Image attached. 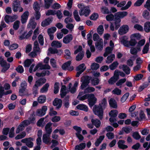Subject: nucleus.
<instances>
[{"label": "nucleus", "instance_id": "obj_2", "mask_svg": "<svg viewBox=\"0 0 150 150\" xmlns=\"http://www.w3.org/2000/svg\"><path fill=\"white\" fill-rule=\"evenodd\" d=\"M46 81V79L45 78H40L36 80L32 89L33 94H37L38 87L43 85Z\"/></svg>", "mask_w": 150, "mask_h": 150}, {"label": "nucleus", "instance_id": "obj_25", "mask_svg": "<svg viewBox=\"0 0 150 150\" xmlns=\"http://www.w3.org/2000/svg\"><path fill=\"white\" fill-rule=\"evenodd\" d=\"M50 135H48L47 134H44L42 137V141L45 144H48L50 143L49 140V137Z\"/></svg>", "mask_w": 150, "mask_h": 150}, {"label": "nucleus", "instance_id": "obj_38", "mask_svg": "<svg viewBox=\"0 0 150 150\" xmlns=\"http://www.w3.org/2000/svg\"><path fill=\"white\" fill-rule=\"evenodd\" d=\"M118 64L117 61H115L109 66L111 70H113L116 68Z\"/></svg>", "mask_w": 150, "mask_h": 150}, {"label": "nucleus", "instance_id": "obj_45", "mask_svg": "<svg viewBox=\"0 0 150 150\" xmlns=\"http://www.w3.org/2000/svg\"><path fill=\"white\" fill-rule=\"evenodd\" d=\"M118 79L114 76L111 77L108 81L109 83L111 85H113L115 83Z\"/></svg>", "mask_w": 150, "mask_h": 150}, {"label": "nucleus", "instance_id": "obj_46", "mask_svg": "<svg viewBox=\"0 0 150 150\" xmlns=\"http://www.w3.org/2000/svg\"><path fill=\"white\" fill-rule=\"evenodd\" d=\"M103 26L102 25H99L97 29V31L98 33L99 34L101 35L103 33Z\"/></svg>", "mask_w": 150, "mask_h": 150}, {"label": "nucleus", "instance_id": "obj_43", "mask_svg": "<svg viewBox=\"0 0 150 150\" xmlns=\"http://www.w3.org/2000/svg\"><path fill=\"white\" fill-rule=\"evenodd\" d=\"M132 136L134 139L136 140H138L141 137V136L138 132H134L132 133Z\"/></svg>", "mask_w": 150, "mask_h": 150}, {"label": "nucleus", "instance_id": "obj_60", "mask_svg": "<svg viewBox=\"0 0 150 150\" xmlns=\"http://www.w3.org/2000/svg\"><path fill=\"white\" fill-rule=\"evenodd\" d=\"M39 42L41 45H44V38L42 35L40 34L38 37Z\"/></svg>", "mask_w": 150, "mask_h": 150}, {"label": "nucleus", "instance_id": "obj_19", "mask_svg": "<svg viewBox=\"0 0 150 150\" xmlns=\"http://www.w3.org/2000/svg\"><path fill=\"white\" fill-rule=\"evenodd\" d=\"M119 68L120 69H121L120 66H119ZM121 69L127 75H129L130 74V69L127 65L123 64Z\"/></svg>", "mask_w": 150, "mask_h": 150}, {"label": "nucleus", "instance_id": "obj_11", "mask_svg": "<svg viewBox=\"0 0 150 150\" xmlns=\"http://www.w3.org/2000/svg\"><path fill=\"white\" fill-rule=\"evenodd\" d=\"M53 105L54 106H56V109H59L62 106V101L60 99L56 98L53 101Z\"/></svg>", "mask_w": 150, "mask_h": 150}, {"label": "nucleus", "instance_id": "obj_23", "mask_svg": "<svg viewBox=\"0 0 150 150\" xmlns=\"http://www.w3.org/2000/svg\"><path fill=\"white\" fill-rule=\"evenodd\" d=\"M107 105V101L106 99L104 98L102 99L101 103H100L98 106L101 107L102 108L105 110Z\"/></svg>", "mask_w": 150, "mask_h": 150}, {"label": "nucleus", "instance_id": "obj_6", "mask_svg": "<svg viewBox=\"0 0 150 150\" xmlns=\"http://www.w3.org/2000/svg\"><path fill=\"white\" fill-rule=\"evenodd\" d=\"M97 101V98L95 97L94 95L92 93L89 94L88 101V104L89 107H92L96 103Z\"/></svg>", "mask_w": 150, "mask_h": 150}, {"label": "nucleus", "instance_id": "obj_4", "mask_svg": "<svg viewBox=\"0 0 150 150\" xmlns=\"http://www.w3.org/2000/svg\"><path fill=\"white\" fill-rule=\"evenodd\" d=\"M0 65L3 67L1 71V72L5 73L10 67V64L9 63H7L6 61L4 60L2 56H1Z\"/></svg>", "mask_w": 150, "mask_h": 150}, {"label": "nucleus", "instance_id": "obj_41", "mask_svg": "<svg viewBox=\"0 0 150 150\" xmlns=\"http://www.w3.org/2000/svg\"><path fill=\"white\" fill-rule=\"evenodd\" d=\"M142 16L144 18L148 20L150 18L149 13L147 10H145L142 13Z\"/></svg>", "mask_w": 150, "mask_h": 150}, {"label": "nucleus", "instance_id": "obj_9", "mask_svg": "<svg viewBox=\"0 0 150 150\" xmlns=\"http://www.w3.org/2000/svg\"><path fill=\"white\" fill-rule=\"evenodd\" d=\"M91 11L88 7H85L82 8L79 11L80 16L84 15L86 17L88 16L90 13Z\"/></svg>", "mask_w": 150, "mask_h": 150}, {"label": "nucleus", "instance_id": "obj_14", "mask_svg": "<svg viewBox=\"0 0 150 150\" xmlns=\"http://www.w3.org/2000/svg\"><path fill=\"white\" fill-rule=\"evenodd\" d=\"M29 15V12L25 11L21 16V21L22 24L25 23L27 21Z\"/></svg>", "mask_w": 150, "mask_h": 150}, {"label": "nucleus", "instance_id": "obj_20", "mask_svg": "<svg viewBox=\"0 0 150 150\" xmlns=\"http://www.w3.org/2000/svg\"><path fill=\"white\" fill-rule=\"evenodd\" d=\"M21 88L19 89V92L23 93L26 88L27 83L25 81L21 83L20 85Z\"/></svg>", "mask_w": 150, "mask_h": 150}, {"label": "nucleus", "instance_id": "obj_33", "mask_svg": "<svg viewBox=\"0 0 150 150\" xmlns=\"http://www.w3.org/2000/svg\"><path fill=\"white\" fill-rule=\"evenodd\" d=\"M84 55V52L83 51L80 52L76 56V60L77 61H81L83 58Z\"/></svg>", "mask_w": 150, "mask_h": 150}, {"label": "nucleus", "instance_id": "obj_26", "mask_svg": "<svg viewBox=\"0 0 150 150\" xmlns=\"http://www.w3.org/2000/svg\"><path fill=\"white\" fill-rule=\"evenodd\" d=\"M50 85L48 83H47L45 84L41 88L40 90V92L41 93H44L47 92L48 90V88Z\"/></svg>", "mask_w": 150, "mask_h": 150}, {"label": "nucleus", "instance_id": "obj_35", "mask_svg": "<svg viewBox=\"0 0 150 150\" xmlns=\"http://www.w3.org/2000/svg\"><path fill=\"white\" fill-rule=\"evenodd\" d=\"M53 0H44L45 7L46 9L49 8L52 4Z\"/></svg>", "mask_w": 150, "mask_h": 150}, {"label": "nucleus", "instance_id": "obj_17", "mask_svg": "<svg viewBox=\"0 0 150 150\" xmlns=\"http://www.w3.org/2000/svg\"><path fill=\"white\" fill-rule=\"evenodd\" d=\"M109 103L110 108L116 109L117 107V103L115 99L113 98H111L109 101Z\"/></svg>", "mask_w": 150, "mask_h": 150}, {"label": "nucleus", "instance_id": "obj_12", "mask_svg": "<svg viewBox=\"0 0 150 150\" xmlns=\"http://www.w3.org/2000/svg\"><path fill=\"white\" fill-rule=\"evenodd\" d=\"M53 18L52 17L48 18L43 21L41 23V26L43 27H45L50 24L53 21Z\"/></svg>", "mask_w": 150, "mask_h": 150}, {"label": "nucleus", "instance_id": "obj_5", "mask_svg": "<svg viewBox=\"0 0 150 150\" xmlns=\"http://www.w3.org/2000/svg\"><path fill=\"white\" fill-rule=\"evenodd\" d=\"M92 78L91 76H84V79H81V81L82 82L81 86V88L82 90L85 88L89 84L90 81Z\"/></svg>", "mask_w": 150, "mask_h": 150}, {"label": "nucleus", "instance_id": "obj_18", "mask_svg": "<svg viewBox=\"0 0 150 150\" xmlns=\"http://www.w3.org/2000/svg\"><path fill=\"white\" fill-rule=\"evenodd\" d=\"M91 121L92 124L94 125L96 128H98L100 126L101 122L97 118L95 119L92 118L91 119Z\"/></svg>", "mask_w": 150, "mask_h": 150}, {"label": "nucleus", "instance_id": "obj_34", "mask_svg": "<svg viewBox=\"0 0 150 150\" xmlns=\"http://www.w3.org/2000/svg\"><path fill=\"white\" fill-rule=\"evenodd\" d=\"M33 8L35 11H39L40 8V5L37 1H35L33 4Z\"/></svg>", "mask_w": 150, "mask_h": 150}, {"label": "nucleus", "instance_id": "obj_62", "mask_svg": "<svg viewBox=\"0 0 150 150\" xmlns=\"http://www.w3.org/2000/svg\"><path fill=\"white\" fill-rule=\"evenodd\" d=\"M73 128L77 132L76 133H81L82 130V129L80 127L76 125L74 126Z\"/></svg>", "mask_w": 150, "mask_h": 150}, {"label": "nucleus", "instance_id": "obj_42", "mask_svg": "<svg viewBox=\"0 0 150 150\" xmlns=\"http://www.w3.org/2000/svg\"><path fill=\"white\" fill-rule=\"evenodd\" d=\"M92 84L94 86L98 85L99 83V79L97 78L91 79V80Z\"/></svg>", "mask_w": 150, "mask_h": 150}, {"label": "nucleus", "instance_id": "obj_53", "mask_svg": "<svg viewBox=\"0 0 150 150\" xmlns=\"http://www.w3.org/2000/svg\"><path fill=\"white\" fill-rule=\"evenodd\" d=\"M73 38V36L72 34H69L66 35V44L70 42Z\"/></svg>", "mask_w": 150, "mask_h": 150}, {"label": "nucleus", "instance_id": "obj_37", "mask_svg": "<svg viewBox=\"0 0 150 150\" xmlns=\"http://www.w3.org/2000/svg\"><path fill=\"white\" fill-rule=\"evenodd\" d=\"M26 132H23L17 135L15 138L16 140H18L21 139L24 137L26 136Z\"/></svg>", "mask_w": 150, "mask_h": 150}, {"label": "nucleus", "instance_id": "obj_1", "mask_svg": "<svg viewBox=\"0 0 150 150\" xmlns=\"http://www.w3.org/2000/svg\"><path fill=\"white\" fill-rule=\"evenodd\" d=\"M127 14V12L125 11L119 12L115 13V19L116 21L115 29L116 30H117L120 26V19L123 18Z\"/></svg>", "mask_w": 150, "mask_h": 150}, {"label": "nucleus", "instance_id": "obj_52", "mask_svg": "<svg viewBox=\"0 0 150 150\" xmlns=\"http://www.w3.org/2000/svg\"><path fill=\"white\" fill-rule=\"evenodd\" d=\"M129 93L128 92L125 93L124 95H123L121 98V102L122 103L124 102L129 97Z\"/></svg>", "mask_w": 150, "mask_h": 150}, {"label": "nucleus", "instance_id": "obj_8", "mask_svg": "<svg viewBox=\"0 0 150 150\" xmlns=\"http://www.w3.org/2000/svg\"><path fill=\"white\" fill-rule=\"evenodd\" d=\"M17 18V16L14 15L11 16L8 15H6L4 17V21L6 23H8L9 22H13L15 21Z\"/></svg>", "mask_w": 150, "mask_h": 150}, {"label": "nucleus", "instance_id": "obj_49", "mask_svg": "<svg viewBox=\"0 0 150 150\" xmlns=\"http://www.w3.org/2000/svg\"><path fill=\"white\" fill-rule=\"evenodd\" d=\"M115 58V55L114 54H112L110 56H108L107 57L108 61L106 62L107 63H111L113 60V58Z\"/></svg>", "mask_w": 150, "mask_h": 150}, {"label": "nucleus", "instance_id": "obj_31", "mask_svg": "<svg viewBox=\"0 0 150 150\" xmlns=\"http://www.w3.org/2000/svg\"><path fill=\"white\" fill-rule=\"evenodd\" d=\"M33 61L34 60L33 59H26L24 62V67H29Z\"/></svg>", "mask_w": 150, "mask_h": 150}, {"label": "nucleus", "instance_id": "obj_47", "mask_svg": "<svg viewBox=\"0 0 150 150\" xmlns=\"http://www.w3.org/2000/svg\"><path fill=\"white\" fill-rule=\"evenodd\" d=\"M95 91L94 88L92 87H88L84 89V93H88L93 92Z\"/></svg>", "mask_w": 150, "mask_h": 150}, {"label": "nucleus", "instance_id": "obj_58", "mask_svg": "<svg viewBox=\"0 0 150 150\" xmlns=\"http://www.w3.org/2000/svg\"><path fill=\"white\" fill-rule=\"evenodd\" d=\"M57 30V28L55 27H52L49 28L47 29V33L48 34L50 33H54Z\"/></svg>", "mask_w": 150, "mask_h": 150}, {"label": "nucleus", "instance_id": "obj_22", "mask_svg": "<svg viewBox=\"0 0 150 150\" xmlns=\"http://www.w3.org/2000/svg\"><path fill=\"white\" fill-rule=\"evenodd\" d=\"M76 108L79 110H82L85 112H87L88 110V108L87 106L83 104H80L77 105Z\"/></svg>", "mask_w": 150, "mask_h": 150}, {"label": "nucleus", "instance_id": "obj_59", "mask_svg": "<svg viewBox=\"0 0 150 150\" xmlns=\"http://www.w3.org/2000/svg\"><path fill=\"white\" fill-rule=\"evenodd\" d=\"M130 38H136L137 40H139L141 39V35L139 33H134L133 34H132L130 36Z\"/></svg>", "mask_w": 150, "mask_h": 150}, {"label": "nucleus", "instance_id": "obj_51", "mask_svg": "<svg viewBox=\"0 0 150 150\" xmlns=\"http://www.w3.org/2000/svg\"><path fill=\"white\" fill-rule=\"evenodd\" d=\"M99 64L96 63H93L92 64L91 66V68L93 70H96L99 67Z\"/></svg>", "mask_w": 150, "mask_h": 150}, {"label": "nucleus", "instance_id": "obj_30", "mask_svg": "<svg viewBox=\"0 0 150 150\" xmlns=\"http://www.w3.org/2000/svg\"><path fill=\"white\" fill-rule=\"evenodd\" d=\"M144 31L146 33L150 32V22L147 21L144 24Z\"/></svg>", "mask_w": 150, "mask_h": 150}, {"label": "nucleus", "instance_id": "obj_28", "mask_svg": "<svg viewBox=\"0 0 150 150\" xmlns=\"http://www.w3.org/2000/svg\"><path fill=\"white\" fill-rule=\"evenodd\" d=\"M118 114V111L116 110H112L109 113V116L115 118Z\"/></svg>", "mask_w": 150, "mask_h": 150}, {"label": "nucleus", "instance_id": "obj_32", "mask_svg": "<svg viewBox=\"0 0 150 150\" xmlns=\"http://www.w3.org/2000/svg\"><path fill=\"white\" fill-rule=\"evenodd\" d=\"M30 22L28 25V28H32L33 29L36 28L37 25L36 23L33 19L30 20Z\"/></svg>", "mask_w": 150, "mask_h": 150}, {"label": "nucleus", "instance_id": "obj_50", "mask_svg": "<svg viewBox=\"0 0 150 150\" xmlns=\"http://www.w3.org/2000/svg\"><path fill=\"white\" fill-rule=\"evenodd\" d=\"M16 70L18 73L22 74L24 71V69L23 66L21 65H19L15 69Z\"/></svg>", "mask_w": 150, "mask_h": 150}, {"label": "nucleus", "instance_id": "obj_56", "mask_svg": "<svg viewBox=\"0 0 150 150\" xmlns=\"http://www.w3.org/2000/svg\"><path fill=\"white\" fill-rule=\"evenodd\" d=\"M20 21L18 20L15 21L13 25V28L15 30H16L18 29L19 26Z\"/></svg>", "mask_w": 150, "mask_h": 150}, {"label": "nucleus", "instance_id": "obj_57", "mask_svg": "<svg viewBox=\"0 0 150 150\" xmlns=\"http://www.w3.org/2000/svg\"><path fill=\"white\" fill-rule=\"evenodd\" d=\"M126 81V79L125 78L121 79L117 82L116 83V85L117 86H121Z\"/></svg>", "mask_w": 150, "mask_h": 150}, {"label": "nucleus", "instance_id": "obj_13", "mask_svg": "<svg viewBox=\"0 0 150 150\" xmlns=\"http://www.w3.org/2000/svg\"><path fill=\"white\" fill-rule=\"evenodd\" d=\"M128 38L126 36H123L120 40V42L126 47H129V41L127 40Z\"/></svg>", "mask_w": 150, "mask_h": 150}, {"label": "nucleus", "instance_id": "obj_44", "mask_svg": "<svg viewBox=\"0 0 150 150\" xmlns=\"http://www.w3.org/2000/svg\"><path fill=\"white\" fill-rule=\"evenodd\" d=\"M129 41V47L130 46H134L137 44V42L136 40L132 38H130V40Z\"/></svg>", "mask_w": 150, "mask_h": 150}, {"label": "nucleus", "instance_id": "obj_29", "mask_svg": "<svg viewBox=\"0 0 150 150\" xmlns=\"http://www.w3.org/2000/svg\"><path fill=\"white\" fill-rule=\"evenodd\" d=\"M46 97L45 95H41L39 96L38 99V102L40 103H43L46 101Z\"/></svg>", "mask_w": 150, "mask_h": 150}, {"label": "nucleus", "instance_id": "obj_10", "mask_svg": "<svg viewBox=\"0 0 150 150\" xmlns=\"http://www.w3.org/2000/svg\"><path fill=\"white\" fill-rule=\"evenodd\" d=\"M129 28L127 25H123L120 27L118 30V33L120 35L126 33L128 31Z\"/></svg>", "mask_w": 150, "mask_h": 150}, {"label": "nucleus", "instance_id": "obj_48", "mask_svg": "<svg viewBox=\"0 0 150 150\" xmlns=\"http://www.w3.org/2000/svg\"><path fill=\"white\" fill-rule=\"evenodd\" d=\"M121 90L117 88H115L112 91V93L117 95H120L121 94Z\"/></svg>", "mask_w": 150, "mask_h": 150}, {"label": "nucleus", "instance_id": "obj_27", "mask_svg": "<svg viewBox=\"0 0 150 150\" xmlns=\"http://www.w3.org/2000/svg\"><path fill=\"white\" fill-rule=\"evenodd\" d=\"M95 45L96 48L99 50L100 51H101L103 48V42H101L100 41L96 42L95 43Z\"/></svg>", "mask_w": 150, "mask_h": 150}, {"label": "nucleus", "instance_id": "obj_54", "mask_svg": "<svg viewBox=\"0 0 150 150\" xmlns=\"http://www.w3.org/2000/svg\"><path fill=\"white\" fill-rule=\"evenodd\" d=\"M98 17V13H93L90 17L91 20L93 21L96 20Z\"/></svg>", "mask_w": 150, "mask_h": 150}, {"label": "nucleus", "instance_id": "obj_36", "mask_svg": "<svg viewBox=\"0 0 150 150\" xmlns=\"http://www.w3.org/2000/svg\"><path fill=\"white\" fill-rule=\"evenodd\" d=\"M149 42H147L146 43L142 50V52L143 54H145L148 53L149 50Z\"/></svg>", "mask_w": 150, "mask_h": 150}, {"label": "nucleus", "instance_id": "obj_21", "mask_svg": "<svg viewBox=\"0 0 150 150\" xmlns=\"http://www.w3.org/2000/svg\"><path fill=\"white\" fill-rule=\"evenodd\" d=\"M106 20L108 21H113L115 25V22L116 21L115 19V15H114L112 13L108 14L106 16Z\"/></svg>", "mask_w": 150, "mask_h": 150}, {"label": "nucleus", "instance_id": "obj_24", "mask_svg": "<svg viewBox=\"0 0 150 150\" xmlns=\"http://www.w3.org/2000/svg\"><path fill=\"white\" fill-rule=\"evenodd\" d=\"M51 46L56 48H60L62 47V44L60 42L54 40L52 42Z\"/></svg>", "mask_w": 150, "mask_h": 150}, {"label": "nucleus", "instance_id": "obj_61", "mask_svg": "<svg viewBox=\"0 0 150 150\" xmlns=\"http://www.w3.org/2000/svg\"><path fill=\"white\" fill-rule=\"evenodd\" d=\"M18 47V45L16 43L13 44L11 45L9 47L10 50H12L17 49Z\"/></svg>", "mask_w": 150, "mask_h": 150}, {"label": "nucleus", "instance_id": "obj_39", "mask_svg": "<svg viewBox=\"0 0 150 150\" xmlns=\"http://www.w3.org/2000/svg\"><path fill=\"white\" fill-rule=\"evenodd\" d=\"M59 90V83L58 82H55L54 85V93L55 94L57 93Z\"/></svg>", "mask_w": 150, "mask_h": 150}, {"label": "nucleus", "instance_id": "obj_55", "mask_svg": "<svg viewBox=\"0 0 150 150\" xmlns=\"http://www.w3.org/2000/svg\"><path fill=\"white\" fill-rule=\"evenodd\" d=\"M40 50V48L39 47V44L37 41H35L34 42V46L33 47L34 51L36 52H38Z\"/></svg>", "mask_w": 150, "mask_h": 150}, {"label": "nucleus", "instance_id": "obj_7", "mask_svg": "<svg viewBox=\"0 0 150 150\" xmlns=\"http://www.w3.org/2000/svg\"><path fill=\"white\" fill-rule=\"evenodd\" d=\"M33 138L31 137L26 138L21 140V142L25 143L26 146L29 148H32L33 145V143L32 141H33Z\"/></svg>", "mask_w": 150, "mask_h": 150}, {"label": "nucleus", "instance_id": "obj_64", "mask_svg": "<svg viewBox=\"0 0 150 150\" xmlns=\"http://www.w3.org/2000/svg\"><path fill=\"white\" fill-rule=\"evenodd\" d=\"M106 136L108 139H112L114 138L115 135L113 133L111 132H108L106 134Z\"/></svg>", "mask_w": 150, "mask_h": 150}, {"label": "nucleus", "instance_id": "obj_40", "mask_svg": "<svg viewBox=\"0 0 150 150\" xmlns=\"http://www.w3.org/2000/svg\"><path fill=\"white\" fill-rule=\"evenodd\" d=\"M24 126L21 122L16 129V133L18 134L21 131H22L24 130Z\"/></svg>", "mask_w": 150, "mask_h": 150}, {"label": "nucleus", "instance_id": "obj_63", "mask_svg": "<svg viewBox=\"0 0 150 150\" xmlns=\"http://www.w3.org/2000/svg\"><path fill=\"white\" fill-rule=\"evenodd\" d=\"M144 0H137L134 3V6H141L144 2Z\"/></svg>", "mask_w": 150, "mask_h": 150}, {"label": "nucleus", "instance_id": "obj_3", "mask_svg": "<svg viewBox=\"0 0 150 150\" xmlns=\"http://www.w3.org/2000/svg\"><path fill=\"white\" fill-rule=\"evenodd\" d=\"M104 110L101 107L97 105H95L93 108L94 113L99 117L100 120H102L103 118Z\"/></svg>", "mask_w": 150, "mask_h": 150}, {"label": "nucleus", "instance_id": "obj_15", "mask_svg": "<svg viewBox=\"0 0 150 150\" xmlns=\"http://www.w3.org/2000/svg\"><path fill=\"white\" fill-rule=\"evenodd\" d=\"M125 141L124 140H120L117 142L118 148L121 149H125L128 148V146L124 144L125 143Z\"/></svg>", "mask_w": 150, "mask_h": 150}, {"label": "nucleus", "instance_id": "obj_16", "mask_svg": "<svg viewBox=\"0 0 150 150\" xmlns=\"http://www.w3.org/2000/svg\"><path fill=\"white\" fill-rule=\"evenodd\" d=\"M20 2L19 1L16 0L14 1L12 5V8L13 11L16 12L18 11V8L20 7Z\"/></svg>", "mask_w": 150, "mask_h": 150}]
</instances>
